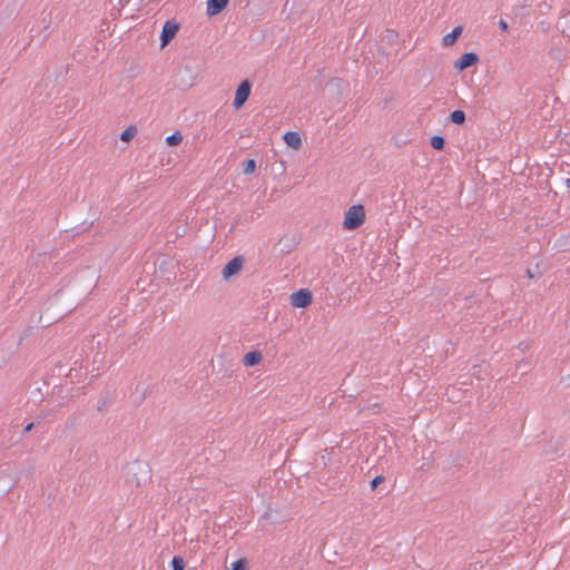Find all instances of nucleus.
Wrapping results in <instances>:
<instances>
[{"instance_id": "obj_16", "label": "nucleus", "mask_w": 570, "mask_h": 570, "mask_svg": "<svg viewBox=\"0 0 570 570\" xmlns=\"http://www.w3.org/2000/svg\"><path fill=\"white\" fill-rule=\"evenodd\" d=\"M242 169L245 175L254 174L256 170V160L248 158L243 161Z\"/></svg>"}, {"instance_id": "obj_15", "label": "nucleus", "mask_w": 570, "mask_h": 570, "mask_svg": "<svg viewBox=\"0 0 570 570\" xmlns=\"http://www.w3.org/2000/svg\"><path fill=\"white\" fill-rule=\"evenodd\" d=\"M137 135V128L135 126H128L120 134V139L124 142H129Z\"/></svg>"}, {"instance_id": "obj_20", "label": "nucleus", "mask_w": 570, "mask_h": 570, "mask_svg": "<svg viewBox=\"0 0 570 570\" xmlns=\"http://www.w3.org/2000/svg\"><path fill=\"white\" fill-rule=\"evenodd\" d=\"M430 142L431 146L436 150H442L445 145L444 138L442 136H433Z\"/></svg>"}, {"instance_id": "obj_1", "label": "nucleus", "mask_w": 570, "mask_h": 570, "mask_svg": "<svg viewBox=\"0 0 570 570\" xmlns=\"http://www.w3.org/2000/svg\"><path fill=\"white\" fill-rule=\"evenodd\" d=\"M126 481L135 487H140L151 479V469L146 461L136 460L126 465Z\"/></svg>"}, {"instance_id": "obj_2", "label": "nucleus", "mask_w": 570, "mask_h": 570, "mask_svg": "<svg viewBox=\"0 0 570 570\" xmlns=\"http://www.w3.org/2000/svg\"><path fill=\"white\" fill-rule=\"evenodd\" d=\"M366 219V210L363 205H352L344 214L342 228L344 230H354L361 227Z\"/></svg>"}, {"instance_id": "obj_25", "label": "nucleus", "mask_w": 570, "mask_h": 570, "mask_svg": "<svg viewBox=\"0 0 570 570\" xmlns=\"http://www.w3.org/2000/svg\"><path fill=\"white\" fill-rule=\"evenodd\" d=\"M499 27H500V29H501L502 31H508V29H509V26H508L507 21H505V20H503V19H500V21H499Z\"/></svg>"}, {"instance_id": "obj_24", "label": "nucleus", "mask_w": 570, "mask_h": 570, "mask_svg": "<svg viewBox=\"0 0 570 570\" xmlns=\"http://www.w3.org/2000/svg\"><path fill=\"white\" fill-rule=\"evenodd\" d=\"M38 28H39V24H33L30 29V37H31V40L35 38V37H40L41 35H39V31H38Z\"/></svg>"}, {"instance_id": "obj_18", "label": "nucleus", "mask_w": 570, "mask_h": 570, "mask_svg": "<svg viewBox=\"0 0 570 570\" xmlns=\"http://www.w3.org/2000/svg\"><path fill=\"white\" fill-rule=\"evenodd\" d=\"M450 119L452 122L461 125L465 121V114L462 110H454L451 112Z\"/></svg>"}, {"instance_id": "obj_9", "label": "nucleus", "mask_w": 570, "mask_h": 570, "mask_svg": "<svg viewBox=\"0 0 570 570\" xmlns=\"http://www.w3.org/2000/svg\"><path fill=\"white\" fill-rule=\"evenodd\" d=\"M263 358L262 352L258 350H253L247 352L243 357V364L247 367L256 366L261 363Z\"/></svg>"}, {"instance_id": "obj_7", "label": "nucleus", "mask_w": 570, "mask_h": 570, "mask_svg": "<svg viewBox=\"0 0 570 570\" xmlns=\"http://www.w3.org/2000/svg\"><path fill=\"white\" fill-rule=\"evenodd\" d=\"M479 62V57L476 53L474 52H465L464 55L461 56L460 59H458L455 62H454V68L458 70V71H463L464 69L471 67V66H474Z\"/></svg>"}, {"instance_id": "obj_17", "label": "nucleus", "mask_w": 570, "mask_h": 570, "mask_svg": "<svg viewBox=\"0 0 570 570\" xmlns=\"http://www.w3.org/2000/svg\"><path fill=\"white\" fill-rule=\"evenodd\" d=\"M227 570H248V561L246 558H239L232 562L230 568Z\"/></svg>"}, {"instance_id": "obj_21", "label": "nucleus", "mask_w": 570, "mask_h": 570, "mask_svg": "<svg viewBox=\"0 0 570 570\" xmlns=\"http://www.w3.org/2000/svg\"><path fill=\"white\" fill-rule=\"evenodd\" d=\"M382 482H384V476L382 475H377L375 476L372 481H371V489L372 490H375L377 488L379 484H381Z\"/></svg>"}, {"instance_id": "obj_14", "label": "nucleus", "mask_w": 570, "mask_h": 570, "mask_svg": "<svg viewBox=\"0 0 570 570\" xmlns=\"http://www.w3.org/2000/svg\"><path fill=\"white\" fill-rule=\"evenodd\" d=\"M183 141V135L179 130H176L171 135L166 137V142L168 146L176 147L180 145Z\"/></svg>"}, {"instance_id": "obj_11", "label": "nucleus", "mask_w": 570, "mask_h": 570, "mask_svg": "<svg viewBox=\"0 0 570 570\" xmlns=\"http://www.w3.org/2000/svg\"><path fill=\"white\" fill-rule=\"evenodd\" d=\"M38 24H39V28H38L39 35H42L40 43H42L43 41H46V39L50 35V31H49V28H50V24H51L50 13L49 14H43L42 13V18L40 19Z\"/></svg>"}, {"instance_id": "obj_5", "label": "nucleus", "mask_w": 570, "mask_h": 570, "mask_svg": "<svg viewBox=\"0 0 570 570\" xmlns=\"http://www.w3.org/2000/svg\"><path fill=\"white\" fill-rule=\"evenodd\" d=\"M313 302V294L307 288H301L291 295V304L294 307L305 308Z\"/></svg>"}, {"instance_id": "obj_13", "label": "nucleus", "mask_w": 570, "mask_h": 570, "mask_svg": "<svg viewBox=\"0 0 570 570\" xmlns=\"http://www.w3.org/2000/svg\"><path fill=\"white\" fill-rule=\"evenodd\" d=\"M261 520L269 521L271 523H282V515L277 510L268 508L265 513L261 517Z\"/></svg>"}, {"instance_id": "obj_19", "label": "nucleus", "mask_w": 570, "mask_h": 570, "mask_svg": "<svg viewBox=\"0 0 570 570\" xmlns=\"http://www.w3.org/2000/svg\"><path fill=\"white\" fill-rule=\"evenodd\" d=\"M186 567V562L183 557L174 556L171 560V570H184Z\"/></svg>"}, {"instance_id": "obj_6", "label": "nucleus", "mask_w": 570, "mask_h": 570, "mask_svg": "<svg viewBox=\"0 0 570 570\" xmlns=\"http://www.w3.org/2000/svg\"><path fill=\"white\" fill-rule=\"evenodd\" d=\"M244 257L240 255H237L233 257L228 263L223 267L222 275L223 277L228 281L233 276H236L243 268L244 265Z\"/></svg>"}, {"instance_id": "obj_23", "label": "nucleus", "mask_w": 570, "mask_h": 570, "mask_svg": "<svg viewBox=\"0 0 570 570\" xmlns=\"http://www.w3.org/2000/svg\"><path fill=\"white\" fill-rule=\"evenodd\" d=\"M107 397H101L97 404V411L102 412L107 406Z\"/></svg>"}, {"instance_id": "obj_12", "label": "nucleus", "mask_w": 570, "mask_h": 570, "mask_svg": "<svg viewBox=\"0 0 570 570\" xmlns=\"http://www.w3.org/2000/svg\"><path fill=\"white\" fill-rule=\"evenodd\" d=\"M303 146L302 137L296 131H287V147L299 150Z\"/></svg>"}, {"instance_id": "obj_22", "label": "nucleus", "mask_w": 570, "mask_h": 570, "mask_svg": "<svg viewBox=\"0 0 570 570\" xmlns=\"http://www.w3.org/2000/svg\"><path fill=\"white\" fill-rule=\"evenodd\" d=\"M40 423V420H37V421H32L30 423H28L23 430H22V434H27L29 433L37 424Z\"/></svg>"}, {"instance_id": "obj_8", "label": "nucleus", "mask_w": 570, "mask_h": 570, "mask_svg": "<svg viewBox=\"0 0 570 570\" xmlns=\"http://www.w3.org/2000/svg\"><path fill=\"white\" fill-rule=\"evenodd\" d=\"M229 0H208L206 13L209 18L222 13L228 6Z\"/></svg>"}, {"instance_id": "obj_26", "label": "nucleus", "mask_w": 570, "mask_h": 570, "mask_svg": "<svg viewBox=\"0 0 570 570\" xmlns=\"http://www.w3.org/2000/svg\"><path fill=\"white\" fill-rule=\"evenodd\" d=\"M527 276H528L529 278H533V274L531 273V271H530V269H528V271H527Z\"/></svg>"}, {"instance_id": "obj_3", "label": "nucleus", "mask_w": 570, "mask_h": 570, "mask_svg": "<svg viewBox=\"0 0 570 570\" xmlns=\"http://www.w3.org/2000/svg\"><path fill=\"white\" fill-rule=\"evenodd\" d=\"M253 82L249 79H244L237 86L233 106L235 109H240L248 100L252 92Z\"/></svg>"}, {"instance_id": "obj_10", "label": "nucleus", "mask_w": 570, "mask_h": 570, "mask_svg": "<svg viewBox=\"0 0 570 570\" xmlns=\"http://www.w3.org/2000/svg\"><path fill=\"white\" fill-rule=\"evenodd\" d=\"M463 32V27L458 26L451 32L446 33L442 38V46L449 48L453 46Z\"/></svg>"}, {"instance_id": "obj_4", "label": "nucleus", "mask_w": 570, "mask_h": 570, "mask_svg": "<svg viewBox=\"0 0 570 570\" xmlns=\"http://www.w3.org/2000/svg\"><path fill=\"white\" fill-rule=\"evenodd\" d=\"M180 29V24L176 20H167L160 32V46L161 48L166 47L171 42V40L176 37L177 32Z\"/></svg>"}]
</instances>
